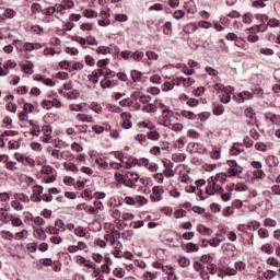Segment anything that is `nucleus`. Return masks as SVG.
<instances>
[{"label":"nucleus","instance_id":"nucleus-20","mask_svg":"<svg viewBox=\"0 0 280 280\" xmlns=\"http://www.w3.org/2000/svg\"><path fill=\"white\" fill-rule=\"evenodd\" d=\"M139 128H147L148 130H154L156 128V125L154 122L148 120V121H140L138 124Z\"/></svg>","mask_w":280,"mask_h":280},{"label":"nucleus","instance_id":"nucleus-6","mask_svg":"<svg viewBox=\"0 0 280 280\" xmlns=\"http://www.w3.org/2000/svg\"><path fill=\"white\" fill-rule=\"evenodd\" d=\"M163 187L161 186H154L152 188V195H151V199L153 202H161V200H163Z\"/></svg>","mask_w":280,"mask_h":280},{"label":"nucleus","instance_id":"nucleus-23","mask_svg":"<svg viewBox=\"0 0 280 280\" xmlns=\"http://www.w3.org/2000/svg\"><path fill=\"white\" fill-rule=\"evenodd\" d=\"M150 160L147 158H140V159H135L133 160V165H139V167H148V163Z\"/></svg>","mask_w":280,"mask_h":280},{"label":"nucleus","instance_id":"nucleus-51","mask_svg":"<svg viewBox=\"0 0 280 280\" xmlns=\"http://www.w3.org/2000/svg\"><path fill=\"white\" fill-rule=\"evenodd\" d=\"M209 246H212V248H218L222 244V240L214 237L212 240L208 241Z\"/></svg>","mask_w":280,"mask_h":280},{"label":"nucleus","instance_id":"nucleus-25","mask_svg":"<svg viewBox=\"0 0 280 280\" xmlns=\"http://www.w3.org/2000/svg\"><path fill=\"white\" fill-rule=\"evenodd\" d=\"M198 24L196 23H189L186 26H184L185 34H191L192 32H197Z\"/></svg>","mask_w":280,"mask_h":280},{"label":"nucleus","instance_id":"nucleus-5","mask_svg":"<svg viewBox=\"0 0 280 280\" xmlns=\"http://www.w3.org/2000/svg\"><path fill=\"white\" fill-rule=\"evenodd\" d=\"M42 132H43V136H40V142L42 143H49L51 141V127L46 125V126H43L42 127Z\"/></svg>","mask_w":280,"mask_h":280},{"label":"nucleus","instance_id":"nucleus-57","mask_svg":"<svg viewBox=\"0 0 280 280\" xmlns=\"http://www.w3.org/2000/svg\"><path fill=\"white\" fill-rule=\"evenodd\" d=\"M145 56H147L148 60H159V54H156V51L148 50L145 52Z\"/></svg>","mask_w":280,"mask_h":280},{"label":"nucleus","instance_id":"nucleus-56","mask_svg":"<svg viewBox=\"0 0 280 280\" xmlns=\"http://www.w3.org/2000/svg\"><path fill=\"white\" fill-rule=\"evenodd\" d=\"M173 19H176V21H180V19L185 18V11L183 10H176L172 14Z\"/></svg>","mask_w":280,"mask_h":280},{"label":"nucleus","instance_id":"nucleus-43","mask_svg":"<svg viewBox=\"0 0 280 280\" xmlns=\"http://www.w3.org/2000/svg\"><path fill=\"white\" fill-rule=\"evenodd\" d=\"M234 269H236V272H244V270H246V262L244 261H236L234 264Z\"/></svg>","mask_w":280,"mask_h":280},{"label":"nucleus","instance_id":"nucleus-60","mask_svg":"<svg viewBox=\"0 0 280 280\" xmlns=\"http://www.w3.org/2000/svg\"><path fill=\"white\" fill-rule=\"evenodd\" d=\"M147 170H149V172H159V164L158 163H154V162H148V165H147Z\"/></svg>","mask_w":280,"mask_h":280},{"label":"nucleus","instance_id":"nucleus-26","mask_svg":"<svg viewBox=\"0 0 280 280\" xmlns=\"http://www.w3.org/2000/svg\"><path fill=\"white\" fill-rule=\"evenodd\" d=\"M4 165L5 170H9V172H15V170H19V165L16 164V162L10 160V158Z\"/></svg>","mask_w":280,"mask_h":280},{"label":"nucleus","instance_id":"nucleus-19","mask_svg":"<svg viewBox=\"0 0 280 280\" xmlns=\"http://www.w3.org/2000/svg\"><path fill=\"white\" fill-rule=\"evenodd\" d=\"M63 166L68 172H73L74 174H78V172H80V168H78V165L71 162L63 163Z\"/></svg>","mask_w":280,"mask_h":280},{"label":"nucleus","instance_id":"nucleus-41","mask_svg":"<svg viewBox=\"0 0 280 280\" xmlns=\"http://www.w3.org/2000/svg\"><path fill=\"white\" fill-rule=\"evenodd\" d=\"M143 56H144L143 51L137 50V51L132 52L131 58H132L136 62H141V60H143Z\"/></svg>","mask_w":280,"mask_h":280},{"label":"nucleus","instance_id":"nucleus-16","mask_svg":"<svg viewBox=\"0 0 280 280\" xmlns=\"http://www.w3.org/2000/svg\"><path fill=\"white\" fill-rule=\"evenodd\" d=\"M194 84H196V80L194 78L182 77V85L184 86V89H189V86H194Z\"/></svg>","mask_w":280,"mask_h":280},{"label":"nucleus","instance_id":"nucleus-28","mask_svg":"<svg viewBox=\"0 0 280 280\" xmlns=\"http://www.w3.org/2000/svg\"><path fill=\"white\" fill-rule=\"evenodd\" d=\"M83 15L85 16V19H97V11L93 9H85L83 11Z\"/></svg>","mask_w":280,"mask_h":280},{"label":"nucleus","instance_id":"nucleus-24","mask_svg":"<svg viewBox=\"0 0 280 280\" xmlns=\"http://www.w3.org/2000/svg\"><path fill=\"white\" fill-rule=\"evenodd\" d=\"M50 155L52 159H57V161H62V159H65V153H61L58 149H51Z\"/></svg>","mask_w":280,"mask_h":280},{"label":"nucleus","instance_id":"nucleus-52","mask_svg":"<svg viewBox=\"0 0 280 280\" xmlns=\"http://www.w3.org/2000/svg\"><path fill=\"white\" fill-rule=\"evenodd\" d=\"M225 277H235L237 275V270L235 268L228 267L223 270Z\"/></svg>","mask_w":280,"mask_h":280},{"label":"nucleus","instance_id":"nucleus-58","mask_svg":"<svg viewBox=\"0 0 280 280\" xmlns=\"http://www.w3.org/2000/svg\"><path fill=\"white\" fill-rule=\"evenodd\" d=\"M1 237L3 240H9V242H12V240H14V234H12V232H10V231H2Z\"/></svg>","mask_w":280,"mask_h":280},{"label":"nucleus","instance_id":"nucleus-63","mask_svg":"<svg viewBox=\"0 0 280 280\" xmlns=\"http://www.w3.org/2000/svg\"><path fill=\"white\" fill-rule=\"evenodd\" d=\"M156 279V273H153L151 271H145L143 273V280H154Z\"/></svg>","mask_w":280,"mask_h":280},{"label":"nucleus","instance_id":"nucleus-35","mask_svg":"<svg viewBox=\"0 0 280 280\" xmlns=\"http://www.w3.org/2000/svg\"><path fill=\"white\" fill-rule=\"evenodd\" d=\"M8 148H9V150H19V148H21V141H19V140H9Z\"/></svg>","mask_w":280,"mask_h":280},{"label":"nucleus","instance_id":"nucleus-34","mask_svg":"<svg viewBox=\"0 0 280 280\" xmlns=\"http://www.w3.org/2000/svg\"><path fill=\"white\" fill-rule=\"evenodd\" d=\"M89 108L91 110H93L94 113H96L97 115H102V113H103L102 105H100L97 103H91Z\"/></svg>","mask_w":280,"mask_h":280},{"label":"nucleus","instance_id":"nucleus-38","mask_svg":"<svg viewBox=\"0 0 280 280\" xmlns=\"http://www.w3.org/2000/svg\"><path fill=\"white\" fill-rule=\"evenodd\" d=\"M11 207L14 209V211H23L25 209L21 201L18 199L11 201Z\"/></svg>","mask_w":280,"mask_h":280},{"label":"nucleus","instance_id":"nucleus-17","mask_svg":"<svg viewBox=\"0 0 280 280\" xmlns=\"http://www.w3.org/2000/svg\"><path fill=\"white\" fill-rule=\"evenodd\" d=\"M24 73L32 74L34 73V63L32 61H26L22 65Z\"/></svg>","mask_w":280,"mask_h":280},{"label":"nucleus","instance_id":"nucleus-12","mask_svg":"<svg viewBox=\"0 0 280 280\" xmlns=\"http://www.w3.org/2000/svg\"><path fill=\"white\" fill-rule=\"evenodd\" d=\"M23 47L25 51L43 49V45H40V43H25Z\"/></svg>","mask_w":280,"mask_h":280},{"label":"nucleus","instance_id":"nucleus-45","mask_svg":"<svg viewBox=\"0 0 280 280\" xmlns=\"http://www.w3.org/2000/svg\"><path fill=\"white\" fill-rule=\"evenodd\" d=\"M3 16L4 19H14L16 16V11H14V9H5Z\"/></svg>","mask_w":280,"mask_h":280},{"label":"nucleus","instance_id":"nucleus-39","mask_svg":"<svg viewBox=\"0 0 280 280\" xmlns=\"http://www.w3.org/2000/svg\"><path fill=\"white\" fill-rule=\"evenodd\" d=\"M214 178L217 183H226V178H229V173H218Z\"/></svg>","mask_w":280,"mask_h":280},{"label":"nucleus","instance_id":"nucleus-30","mask_svg":"<svg viewBox=\"0 0 280 280\" xmlns=\"http://www.w3.org/2000/svg\"><path fill=\"white\" fill-rule=\"evenodd\" d=\"M177 261H178L180 268H188V266H190V264H191V260H189V258H187L185 256H180Z\"/></svg>","mask_w":280,"mask_h":280},{"label":"nucleus","instance_id":"nucleus-44","mask_svg":"<svg viewBox=\"0 0 280 280\" xmlns=\"http://www.w3.org/2000/svg\"><path fill=\"white\" fill-rule=\"evenodd\" d=\"M28 235H30V232L27 230H23L15 234V240H27Z\"/></svg>","mask_w":280,"mask_h":280},{"label":"nucleus","instance_id":"nucleus-48","mask_svg":"<svg viewBox=\"0 0 280 280\" xmlns=\"http://www.w3.org/2000/svg\"><path fill=\"white\" fill-rule=\"evenodd\" d=\"M114 277H117L118 279H124L126 277V271L121 268H116L113 271Z\"/></svg>","mask_w":280,"mask_h":280},{"label":"nucleus","instance_id":"nucleus-9","mask_svg":"<svg viewBox=\"0 0 280 280\" xmlns=\"http://www.w3.org/2000/svg\"><path fill=\"white\" fill-rule=\"evenodd\" d=\"M235 100L240 103L243 104V102H246V100H253V94L248 91L241 92L236 96H234Z\"/></svg>","mask_w":280,"mask_h":280},{"label":"nucleus","instance_id":"nucleus-64","mask_svg":"<svg viewBox=\"0 0 280 280\" xmlns=\"http://www.w3.org/2000/svg\"><path fill=\"white\" fill-rule=\"evenodd\" d=\"M264 224H265V226L275 228V226H277V221L271 218H267V219H265Z\"/></svg>","mask_w":280,"mask_h":280},{"label":"nucleus","instance_id":"nucleus-4","mask_svg":"<svg viewBox=\"0 0 280 280\" xmlns=\"http://www.w3.org/2000/svg\"><path fill=\"white\" fill-rule=\"evenodd\" d=\"M229 168L226 170L228 177L233 178L237 176L238 174H242L244 172V167H242L237 161L230 160L228 161Z\"/></svg>","mask_w":280,"mask_h":280},{"label":"nucleus","instance_id":"nucleus-22","mask_svg":"<svg viewBox=\"0 0 280 280\" xmlns=\"http://www.w3.org/2000/svg\"><path fill=\"white\" fill-rule=\"evenodd\" d=\"M117 235H119V232L113 231L112 233L105 235V240H106V242H109L112 244V246H114L115 238L117 237Z\"/></svg>","mask_w":280,"mask_h":280},{"label":"nucleus","instance_id":"nucleus-42","mask_svg":"<svg viewBox=\"0 0 280 280\" xmlns=\"http://www.w3.org/2000/svg\"><path fill=\"white\" fill-rule=\"evenodd\" d=\"M96 54H102L103 56H106V55L110 54V47L100 46L96 48Z\"/></svg>","mask_w":280,"mask_h":280},{"label":"nucleus","instance_id":"nucleus-3","mask_svg":"<svg viewBox=\"0 0 280 280\" xmlns=\"http://www.w3.org/2000/svg\"><path fill=\"white\" fill-rule=\"evenodd\" d=\"M42 180L43 183L49 184L54 183L56 180V170L49 165L43 166L42 167Z\"/></svg>","mask_w":280,"mask_h":280},{"label":"nucleus","instance_id":"nucleus-62","mask_svg":"<svg viewBox=\"0 0 280 280\" xmlns=\"http://www.w3.org/2000/svg\"><path fill=\"white\" fill-rule=\"evenodd\" d=\"M213 113L217 116L224 115V106H222V105L214 106Z\"/></svg>","mask_w":280,"mask_h":280},{"label":"nucleus","instance_id":"nucleus-40","mask_svg":"<svg viewBox=\"0 0 280 280\" xmlns=\"http://www.w3.org/2000/svg\"><path fill=\"white\" fill-rule=\"evenodd\" d=\"M242 21L243 23H245V25H250L253 23V13L247 12L242 16Z\"/></svg>","mask_w":280,"mask_h":280},{"label":"nucleus","instance_id":"nucleus-21","mask_svg":"<svg viewBox=\"0 0 280 280\" xmlns=\"http://www.w3.org/2000/svg\"><path fill=\"white\" fill-rule=\"evenodd\" d=\"M267 163L269 167H277L279 165V158L275 155L267 156Z\"/></svg>","mask_w":280,"mask_h":280},{"label":"nucleus","instance_id":"nucleus-54","mask_svg":"<svg viewBox=\"0 0 280 280\" xmlns=\"http://www.w3.org/2000/svg\"><path fill=\"white\" fill-rule=\"evenodd\" d=\"M174 90L173 81H166L162 84V91L167 92Z\"/></svg>","mask_w":280,"mask_h":280},{"label":"nucleus","instance_id":"nucleus-15","mask_svg":"<svg viewBox=\"0 0 280 280\" xmlns=\"http://www.w3.org/2000/svg\"><path fill=\"white\" fill-rule=\"evenodd\" d=\"M210 156L211 159H213L214 161H220L221 156H222V149L220 147H214L212 149V151L210 152Z\"/></svg>","mask_w":280,"mask_h":280},{"label":"nucleus","instance_id":"nucleus-32","mask_svg":"<svg viewBox=\"0 0 280 280\" xmlns=\"http://www.w3.org/2000/svg\"><path fill=\"white\" fill-rule=\"evenodd\" d=\"M147 139H150V141H159V139H161V133H159V131H149L147 133Z\"/></svg>","mask_w":280,"mask_h":280},{"label":"nucleus","instance_id":"nucleus-2","mask_svg":"<svg viewBox=\"0 0 280 280\" xmlns=\"http://www.w3.org/2000/svg\"><path fill=\"white\" fill-rule=\"evenodd\" d=\"M224 188L218 184L214 176L208 178V185L206 187V194L208 196H215V194H221Z\"/></svg>","mask_w":280,"mask_h":280},{"label":"nucleus","instance_id":"nucleus-59","mask_svg":"<svg viewBox=\"0 0 280 280\" xmlns=\"http://www.w3.org/2000/svg\"><path fill=\"white\" fill-rule=\"evenodd\" d=\"M107 109L109 110V113H122L124 109H121V107L117 106V105H113V104H108L107 105Z\"/></svg>","mask_w":280,"mask_h":280},{"label":"nucleus","instance_id":"nucleus-7","mask_svg":"<svg viewBox=\"0 0 280 280\" xmlns=\"http://www.w3.org/2000/svg\"><path fill=\"white\" fill-rule=\"evenodd\" d=\"M233 86H225L222 89L221 102L223 104H229V102H231V94L233 93Z\"/></svg>","mask_w":280,"mask_h":280},{"label":"nucleus","instance_id":"nucleus-50","mask_svg":"<svg viewBox=\"0 0 280 280\" xmlns=\"http://www.w3.org/2000/svg\"><path fill=\"white\" fill-rule=\"evenodd\" d=\"M131 78H132L133 82H139L141 80V78H143V73H141L140 71H137V70H132Z\"/></svg>","mask_w":280,"mask_h":280},{"label":"nucleus","instance_id":"nucleus-37","mask_svg":"<svg viewBox=\"0 0 280 280\" xmlns=\"http://www.w3.org/2000/svg\"><path fill=\"white\" fill-rule=\"evenodd\" d=\"M266 117H267V119H270V121H272V124H276V126L280 125V115L267 114Z\"/></svg>","mask_w":280,"mask_h":280},{"label":"nucleus","instance_id":"nucleus-14","mask_svg":"<svg viewBox=\"0 0 280 280\" xmlns=\"http://www.w3.org/2000/svg\"><path fill=\"white\" fill-rule=\"evenodd\" d=\"M197 231L198 233H200V235H206V236L213 235V230L202 224L197 225Z\"/></svg>","mask_w":280,"mask_h":280},{"label":"nucleus","instance_id":"nucleus-18","mask_svg":"<svg viewBox=\"0 0 280 280\" xmlns=\"http://www.w3.org/2000/svg\"><path fill=\"white\" fill-rule=\"evenodd\" d=\"M15 200L19 202H24L25 205L30 203V196L23 194V192H18L14 195Z\"/></svg>","mask_w":280,"mask_h":280},{"label":"nucleus","instance_id":"nucleus-53","mask_svg":"<svg viewBox=\"0 0 280 280\" xmlns=\"http://www.w3.org/2000/svg\"><path fill=\"white\" fill-rule=\"evenodd\" d=\"M163 34L170 36L172 34V22H165L163 25Z\"/></svg>","mask_w":280,"mask_h":280},{"label":"nucleus","instance_id":"nucleus-33","mask_svg":"<svg viewBox=\"0 0 280 280\" xmlns=\"http://www.w3.org/2000/svg\"><path fill=\"white\" fill-rule=\"evenodd\" d=\"M101 86L103 89H113V86H115V83L110 79L105 78L101 81Z\"/></svg>","mask_w":280,"mask_h":280},{"label":"nucleus","instance_id":"nucleus-10","mask_svg":"<svg viewBox=\"0 0 280 280\" xmlns=\"http://www.w3.org/2000/svg\"><path fill=\"white\" fill-rule=\"evenodd\" d=\"M77 119L83 124H95V118L89 114H78Z\"/></svg>","mask_w":280,"mask_h":280},{"label":"nucleus","instance_id":"nucleus-29","mask_svg":"<svg viewBox=\"0 0 280 280\" xmlns=\"http://www.w3.org/2000/svg\"><path fill=\"white\" fill-rule=\"evenodd\" d=\"M63 97H67V100H78V97H80V92H78V90L65 92Z\"/></svg>","mask_w":280,"mask_h":280},{"label":"nucleus","instance_id":"nucleus-11","mask_svg":"<svg viewBox=\"0 0 280 280\" xmlns=\"http://www.w3.org/2000/svg\"><path fill=\"white\" fill-rule=\"evenodd\" d=\"M183 250H185V253H198L200 246L196 243H187L184 245Z\"/></svg>","mask_w":280,"mask_h":280},{"label":"nucleus","instance_id":"nucleus-49","mask_svg":"<svg viewBox=\"0 0 280 280\" xmlns=\"http://www.w3.org/2000/svg\"><path fill=\"white\" fill-rule=\"evenodd\" d=\"M267 264H268V266H273L275 268H280V261H279V259H277L275 257H269L267 259Z\"/></svg>","mask_w":280,"mask_h":280},{"label":"nucleus","instance_id":"nucleus-27","mask_svg":"<svg viewBox=\"0 0 280 280\" xmlns=\"http://www.w3.org/2000/svg\"><path fill=\"white\" fill-rule=\"evenodd\" d=\"M261 253H265L266 255H272L275 253V247L270 243H267L261 246L260 248Z\"/></svg>","mask_w":280,"mask_h":280},{"label":"nucleus","instance_id":"nucleus-1","mask_svg":"<svg viewBox=\"0 0 280 280\" xmlns=\"http://www.w3.org/2000/svg\"><path fill=\"white\" fill-rule=\"evenodd\" d=\"M159 109L162 110V115L160 117V126H164V128H170L172 126V119H174V110L170 108V106L165 105L163 101H158Z\"/></svg>","mask_w":280,"mask_h":280},{"label":"nucleus","instance_id":"nucleus-55","mask_svg":"<svg viewBox=\"0 0 280 280\" xmlns=\"http://www.w3.org/2000/svg\"><path fill=\"white\" fill-rule=\"evenodd\" d=\"M3 68L8 71L9 69H15L16 68V61L9 59L4 62Z\"/></svg>","mask_w":280,"mask_h":280},{"label":"nucleus","instance_id":"nucleus-47","mask_svg":"<svg viewBox=\"0 0 280 280\" xmlns=\"http://www.w3.org/2000/svg\"><path fill=\"white\" fill-rule=\"evenodd\" d=\"M74 235H77L78 237H85L86 236V229H84L82 226L75 228Z\"/></svg>","mask_w":280,"mask_h":280},{"label":"nucleus","instance_id":"nucleus-31","mask_svg":"<svg viewBox=\"0 0 280 280\" xmlns=\"http://www.w3.org/2000/svg\"><path fill=\"white\" fill-rule=\"evenodd\" d=\"M253 178L256 180L266 178V173L264 172V170H255L253 171Z\"/></svg>","mask_w":280,"mask_h":280},{"label":"nucleus","instance_id":"nucleus-13","mask_svg":"<svg viewBox=\"0 0 280 280\" xmlns=\"http://www.w3.org/2000/svg\"><path fill=\"white\" fill-rule=\"evenodd\" d=\"M184 9L188 14H196V3L194 0L184 2Z\"/></svg>","mask_w":280,"mask_h":280},{"label":"nucleus","instance_id":"nucleus-8","mask_svg":"<svg viewBox=\"0 0 280 280\" xmlns=\"http://www.w3.org/2000/svg\"><path fill=\"white\" fill-rule=\"evenodd\" d=\"M78 211H85V213H89L90 215H95V208L88 203H79L77 206Z\"/></svg>","mask_w":280,"mask_h":280},{"label":"nucleus","instance_id":"nucleus-61","mask_svg":"<svg viewBox=\"0 0 280 280\" xmlns=\"http://www.w3.org/2000/svg\"><path fill=\"white\" fill-rule=\"evenodd\" d=\"M245 116L248 117L249 119H255L256 117L255 109H253V107H247L245 109Z\"/></svg>","mask_w":280,"mask_h":280},{"label":"nucleus","instance_id":"nucleus-36","mask_svg":"<svg viewBox=\"0 0 280 280\" xmlns=\"http://www.w3.org/2000/svg\"><path fill=\"white\" fill-rule=\"evenodd\" d=\"M143 113H156L159 110V107H156V105L154 104H147L143 108H142Z\"/></svg>","mask_w":280,"mask_h":280},{"label":"nucleus","instance_id":"nucleus-46","mask_svg":"<svg viewBox=\"0 0 280 280\" xmlns=\"http://www.w3.org/2000/svg\"><path fill=\"white\" fill-rule=\"evenodd\" d=\"M94 211H95V215H97V213H100V211H102L104 209V203H102V201L100 200H94Z\"/></svg>","mask_w":280,"mask_h":280}]
</instances>
